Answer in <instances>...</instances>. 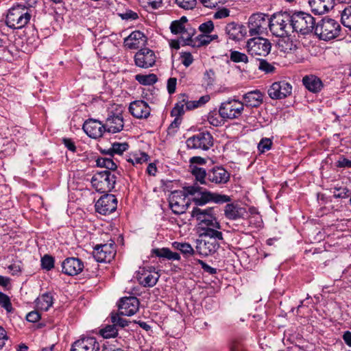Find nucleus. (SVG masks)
I'll return each instance as SVG.
<instances>
[{"mask_svg": "<svg viewBox=\"0 0 351 351\" xmlns=\"http://www.w3.org/2000/svg\"><path fill=\"white\" fill-rule=\"evenodd\" d=\"M188 195L193 196L192 201L197 206H204L208 203L223 204L232 200L230 196L219 193L211 192L197 184L184 186L182 191H175L170 197L169 206L173 213L181 215L186 212L189 203L186 202Z\"/></svg>", "mask_w": 351, "mask_h": 351, "instance_id": "1", "label": "nucleus"}, {"mask_svg": "<svg viewBox=\"0 0 351 351\" xmlns=\"http://www.w3.org/2000/svg\"><path fill=\"white\" fill-rule=\"evenodd\" d=\"M34 12L33 5L27 3L14 5L8 12L5 23L10 28L21 29L29 22Z\"/></svg>", "mask_w": 351, "mask_h": 351, "instance_id": "2", "label": "nucleus"}, {"mask_svg": "<svg viewBox=\"0 0 351 351\" xmlns=\"http://www.w3.org/2000/svg\"><path fill=\"white\" fill-rule=\"evenodd\" d=\"M291 11L274 13L269 19V29L277 37H285L293 33Z\"/></svg>", "mask_w": 351, "mask_h": 351, "instance_id": "3", "label": "nucleus"}, {"mask_svg": "<svg viewBox=\"0 0 351 351\" xmlns=\"http://www.w3.org/2000/svg\"><path fill=\"white\" fill-rule=\"evenodd\" d=\"M292 30L302 35H306L315 30V19L310 14L302 11H291Z\"/></svg>", "mask_w": 351, "mask_h": 351, "instance_id": "4", "label": "nucleus"}, {"mask_svg": "<svg viewBox=\"0 0 351 351\" xmlns=\"http://www.w3.org/2000/svg\"><path fill=\"white\" fill-rule=\"evenodd\" d=\"M341 25L335 19L325 17L315 27V34L324 40H330L339 36Z\"/></svg>", "mask_w": 351, "mask_h": 351, "instance_id": "5", "label": "nucleus"}, {"mask_svg": "<svg viewBox=\"0 0 351 351\" xmlns=\"http://www.w3.org/2000/svg\"><path fill=\"white\" fill-rule=\"evenodd\" d=\"M117 177L110 171L104 170L95 173L91 179L92 186L99 193L110 192L116 184Z\"/></svg>", "mask_w": 351, "mask_h": 351, "instance_id": "6", "label": "nucleus"}, {"mask_svg": "<svg viewBox=\"0 0 351 351\" xmlns=\"http://www.w3.org/2000/svg\"><path fill=\"white\" fill-rule=\"evenodd\" d=\"M213 137L208 132H201L189 137L186 141L189 149L208 150L213 145Z\"/></svg>", "mask_w": 351, "mask_h": 351, "instance_id": "7", "label": "nucleus"}, {"mask_svg": "<svg viewBox=\"0 0 351 351\" xmlns=\"http://www.w3.org/2000/svg\"><path fill=\"white\" fill-rule=\"evenodd\" d=\"M244 110L243 104L237 99H231L221 104L219 112L226 121L239 118Z\"/></svg>", "mask_w": 351, "mask_h": 351, "instance_id": "8", "label": "nucleus"}, {"mask_svg": "<svg viewBox=\"0 0 351 351\" xmlns=\"http://www.w3.org/2000/svg\"><path fill=\"white\" fill-rule=\"evenodd\" d=\"M271 48V44L268 39L256 37L250 39L247 43L248 53L252 56H266Z\"/></svg>", "mask_w": 351, "mask_h": 351, "instance_id": "9", "label": "nucleus"}, {"mask_svg": "<svg viewBox=\"0 0 351 351\" xmlns=\"http://www.w3.org/2000/svg\"><path fill=\"white\" fill-rule=\"evenodd\" d=\"M116 245L114 241L110 243L96 245L93 254L95 259L100 263H110L116 255Z\"/></svg>", "mask_w": 351, "mask_h": 351, "instance_id": "10", "label": "nucleus"}, {"mask_svg": "<svg viewBox=\"0 0 351 351\" xmlns=\"http://www.w3.org/2000/svg\"><path fill=\"white\" fill-rule=\"evenodd\" d=\"M248 29L250 36L263 34L269 27L268 15L263 13L254 14L248 19Z\"/></svg>", "mask_w": 351, "mask_h": 351, "instance_id": "11", "label": "nucleus"}, {"mask_svg": "<svg viewBox=\"0 0 351 351\" xmlns=\"http://www.w3.org/2000/svg\"><path fill=\"white\" fill-rule=\"evenodd\" d=\"M117 207V199L112 194H106L101 196L95 204L96 211L106 215L114 212Z\"/></svg>", "mask_w": 351, "mask_h": 351, "instance_id": "12", "label": "nucleus"}, {"mask_svg": "<svg viewBox=\"0 0 351 351\" xmlns=\"http://www.w3.org/2000/svg\"><path fill=\"white\" fill-rule=\"evenodd\" d=\"M292 86L286 81L276 82L268 89V95L272 99H285L291 94Z\"/></svg>", "mask_w": 351, "mask_h": 351, "instance_id": "13", "label": "nucleus"}, {"mask_svg": "<svg viewBox=\"0 0 351 351\" xmlns=\"http://www.w3.org/2000/svg\"><path fill=\"white\" fill-rule=\"evenodd\" d=\"M230 179V173L222 166H215L208 170L207 180L208 182L217 185L227 184Z\"/></svg>", "mask_w": 351, "mask_h": 351, "instance_id": "14", "label": "nucleus"}, {"mask_svg": "<svg viewBox=\"0 0 351 351\" xmlns=\"http://www.w3.org/2000/svg\"><path fill=\"white\" fill-rule=\"evenodd\" d=\"M149 269L145 267L140 268L137 274V280L139 283L145 287H154L159 278V275L155 271V268L149 267Z\"/></svg>", "mask_w": 351, "mask_h": 351, "instance_id": "15", "label": "nucleus"}, {"mask_svg": "<svg viewBox=\"0 0 351 351\" xmlns=\"http://www.w3.org/2000/svg\"><path fill=\"white\" fill-rule=\"evenodd\" d=\"M134 61L137 66L147 69L154 65L156 56L149 49H141L135 54Z\"/></svg>", "mask_w": 351, "mask_h": 351, "instance_id": "16", "label": "nucleus"}, {"mask_svg": "<svg viewBox=\"0 0 351 351\" xmlns=\"http://www.w3.org/2000/svg\"><path fill=\"white\" fill-rule=\"evenodd\" d=\"M139 308V300L136 297L130 296L123 298L119 303V312L121 315L132 316Z\"/></svg>", "mask_w": 351, "mask_h": 351, "instance_id": "17", "label": "nucleus"}, {"mask_svg": "<svg viewBox=\"0 0 351 351\" xmlns=\"http://www.w3.org/2000/svg\"><path fill=\"white\" fill-rule=\"evenodd\" d=\"M100 346L93 337H82L75 341L71 346V351H99Z\"/></svg>", "mask_w": 351, "mask_h": 351, "instance_id": "18", "label": "nucleus"}, {"mask_svg": "<svg viewBox=\"0 0 351 351\" xmlns=\"http://www.w3.org/2000/svg\"><path fill=\"white\" fill-rule=\"evenodd\" d=\"M84 263L78 258L69 257L62 263V271L68 276H76L83 271Z\"/></svg>", "mask_w": 351, "mask_h": 351, "instance_id": "19", "label": "nucleus"}, {"mask_svg": "<svg viewBox=\"0 0 351 351\" xmlns=\"http://www.w3.org/2000/svg\"><path fill=\"white\" fill-rule=\"evenodd\" d=\"M83 130L86 134L93 138H97L102 136L106 131L105 124H102L96 119L86 120L83 124Z\"/></svg>", "mask_w": 351, "mask_h": 351, "instance_id": "20", "label": "nucleus"}, {"mask_svg": "<svg viewBox=\"0 0 351 351\" xmlns=\"http://www.w3.org/2000/svg\"><path fill=\"white\" fill-rule=\"evenodd\" d=\"M129 112L136 119H147L150 115L151 108L145 101L136 100L130 103Z\"/></svg>", "mask_w": 351, "mask_h": 351, "instance_id": "21", "label": "nucleus"}, {"mask_svg": "<svg viewBox=\"0 0 351 351\" xmlns=\"http://www.w3.org/2000/svg\"><path fill=\"white\" fill-rule=\"evenodd\" d=\"M226 202V205L224 207V216L229 220H238L240 219H245L247 213L246 208L241 207L238 204Z\"/></svg>", "mask_w": 351, "mask_h": 351, "instance_id": "22", "label": "nucleus"}, {"mask_svg": "<svg viewBox=\"0 0 351 351\" xmlns=\"http://www.w3.org/2000/svg\"><path fill=\"white\" fill-rule=\"evenodd\" d=\"M226 33L230 39L241 40L247 36V27L242 24L235 22L228 23L226 26Z\"/></svg>", "mask_w": 351, "mask_h": 351, "instance_id": "23", "label": "nucleus"}, {"mask_svg": "<svg viewBox=\"0 0 351 351\" xmlns=\"http://www.w3.org/2000/svg\"><path fill=\"white\" fill-rule=\"evenodd\" d=\"M200 208L198 207H194L191 212V215L195 217L197 221H199L201 227H213L217 229L221 228V225L217 221V218L214 215H208V217H201L202 213H200Z\"/></svg>", "mask_w": 351, "mask_h": 351, "instance_id": "24", "label": "nucleus"}, {"mask_svg": "<svg viewBox=\"0 0 351 351\" xmlns=\"http://www.w3.org/2000/svg\"><path fill=\"white\" fill-rule=\"evenodd\" d=\"M263 93L258 90L249 91L242 97L243 106L251 108H258L263 102Z\"/></svg>", "mask_w": 351, "mask_h": 351, "instance_id": "25", "label": "nucleus"}, {"mask_svg": "<svg viewBox=\"0 0 351 351\" xmlns=\"http://www.w3.org/2000/svg\"><path fill=\"white\" fill-rule=\"evenodd\" d=\"M302 84L311 93H318L324 88L322 80L316 75H308L302 78Z\"/></svg>", "mask_w": 351, "mask_h": 351, "instance_id": "26", "label": "nucleus"}, {"mask_svg": "<svg viewBox=\"0 0 351 351\" xmlns=\"http://www.w3.org/2000/svg\"><path fill=\"white\" fill-rule=\"evenodd\" d=\"M311 10L315 14H323L332 9L335 5L334 0H309Z\"/></svg>", "mask_w": 351, "mask_h": 351, "instance_id": "27", "label": "nucleus"}, {"mask_svg": "<svg viewBox=\"0 0 351 351\" xmlns=\"http://www.w3.org/2000/svg\"><path fill=\"white\" fill-rule=\"evenodd\" d=\"M221 243L209 239H204L199 242L197 247L199 253L203 256H208L215 254L219 248Z\"/></svg>", "mask_w": 351, "mask_h": 351, "instance_id": "28", "label": "nucleus"}, {"mask_svg": "<svg viewBox=\"0 0 351 351\" xmlns=\"http://www.w3.org/2000/svg\"><path fill=\"white\" fill-rule=\"evenodd\" d=\"M106 131L112 133H117L123 128V119L121 115L112 114L106 121Z\"/></svg>", "mask_w": 351, "mask_h": 351, "instance_id": "29", "label": "nucleus"}, {"mask_svg": "<svg viewBox=\"0 0 351 351\" xmlns=\"http://www.w3.org/2000/svg\"><path fill=\"white\" fill-rule=\"evenodd\" d=\"M145 41V36L143 33L140 31H134L125 38L124 43L130 49H137Z\"/></svg>", "mask_w": 351, "mask_h": 351, "instance_id": "30", "label": "nucleus"}, {"mask_svg": "<svg viewBox=\"0 0 351 351\" xmlns=\"http://www.w3.org/2000/svg\"><path fill=\"white\" fill-rule=\"evenodd\" d=\"M152 254L159 258H164L169 261H180V256L178 253L172 252L167 247L153 249Z\"/></svg>", "mask_w": 351, "mask_h": 351, "instance_id": "31", "label": "nucleus"}, {"mask_svg": "<svg viewBox=\"0 0 351 351\" xmlns=\"http://www.w3.org/2000/svg\"><path fill=\"white\" fill-rule=\"evenodd\" d=\"M201 229L202 231L201 236L208 238L209 240L216 241L218 242L223 241L222 232L217 230L216 228L201 227Z\"/></svg>", "mask_w": 351, "mask_h": 351, "instance_id": "32", "label": "nucleus"}, {"mask_svg": "<svg viewBox=\"0 0 351 351\" xmlns=\"http://www.w3.org/2000/svg\"><path fill=\"white\" fill-rule=\"evenodd\" d=\"M191 169L192 175L197 182L202 184H207L208 183L207 180L208 171H206L205 169L197 166H191Z\"/></svg>", "mask_w": 351, "mask_h": 351, "instance_id": "33", "label": "nucleus"}, {"mask_svg": "<svg viewBox=\"0 0 351 351\" xmlns=\"http://www.w3.org/2000/svg\"><path fill=\"white\" fill-rule=\"evenodd\" d=\"M279 47L282 51L287 53H293L298 49L297 45L292 40H291L288 36L286 38H284L280 41Z\"/></svg>", "mask_w": 351, "mask_h": 351, "instance_id": "34", "label": "nucleus"}, {"mask_svg": "<svg viewBox=\"0 0 351 351\" xmlns=\"http://www.w3.org/2000/svg\"><path fill=\"white\" fill-rule=\"evenodd\" d=\"M96 163L97 167L106 168L108 171H114L117 168V165L112 157H99L96 160Z\"/></svg>", "mask_w": 351, "mask_h": 351, "instance_id": "35", "label": "nucleus"}, {"mask_svg": "<svg viewBox=\"0 0 351 351\" xmlns=\"http://www.w3.org/2000/svg\"><path fill=\"white\" fill-rule=\"evenodd\" d=\"M209 123L213 126L218 127L224 124L225 119L221 117V114L218 110H213L210 112L207 117Z\"/></svg>", "mask_w": 351, "mask_h": 351, "instance_id": "36", "label": "nucleus"}, {"mask_svg": "<svg viewBox=\"0 0 351 351\" xmlns=\"http://www.w3.org/2000/svg\"><path fill=\"white\" fill-rule=\"evenodd\" d=\"M53 303L52 295L49 293H45L38 299L37 305L42 310L47 311L52 306Z\"/></svg>", "mask_w": 351, "mask_h": 351, "instance_id": "37", "label": "nucleus"}, {"mask_svg": "<svg viewBox=\"0 0 351 351\" xmlns=\"http://www.w3.org/2000/svg\"><path fill=\"white\" fill-rule=\"evenodd\" d=\"M135 80L141 84L147 86L155 84L158 80V77L154 73L149 75L138 74L135 76Z\"/></svg>", "mask_w": 351, "mask_h": 351, "instance_id": "38", "label": "nucleus"}, {"mask_svg": "<svg viewBox=\"0 0 351 351\" xmlns=\"http://www.w3.org/2000/svg\"><path fill=\"white\" fill-rule=\"evenodd\" d=\"M342 25L351 30V5L346 7L341 13Z\"/></svg>", "mask_w": 351, "mask_h": 351, "instance_id": "39", "label": "nucleus"}, {"mask_svg": "<svg viewBox=\"0 0 351 351\" xmlns=\"http://www.w3.org/2000/svg\"><path fill=\"white\" fill-rule=\"evenodd\" d=\"M99 334L105 339L114 337L118 334V328H117L114 324L107 325L100 330Z\"/></svg>", "mask_w": 351, "mask_h": 351, "instance_id": "40", "label": "nucleus"}, {"mask_svg": "<svg viewBox=\"0 0 351 351\" xmlns=\"http://www.w3.org/2000/svg\"><path fill=\"white\" fill-rule=\"evenodd\" d=\"M172 245L175 249L180 251L184 255H191L194 253V250L191 245L187 243L174 242Z\"/></svg>", "mask_w": 351, "mask_h": 351, "instance_id": "41", "label": "nucleus"}, {"mask_svg": "<svg viewBox=\"0 0 351 351\" xmlns=\"http://www.w3.org/2000/svg\"><path fill=\"white\" fill-rule=\"evenodd\" d=\"M121 316V315L119 312V313H111V322L115 325L117 328H118V327L123 328L124 327L128 326L130 322L128 319H124Z\"/></svg>", "mask_w": 351, "mask_h": 351, "instance_id": "42", "label": "nucleus"}, {"mask_svg": "<svg viewBox=\"0 0 351 351\" xmlns=\"http://www.w3.org/2000/svg\"><path fill=\"white\" fill-rule=\"evenodd\" d=\"M129 148V144L125 143H114L112 144L110 151L109 153H113L114 154L121 155L125 151Z\"/></svg>", "mask_w": 351, "mask_h": 351, "instance_id": "43", "label": "nucleus"}, {"mask_svg": "<svg viewBox=\"0 0 351 351\" xmlns=\"http://www.w3.org/2000/svg\"><path fill=\"white\" fill-rule=\"evenodd\" d=\"M184 99H180L171 111V115L174 117H181L184 114Z\"/></svg>", "mask_w": 351, "mask_h": 351, "instance_id": "44", "label": "nucleus"}, {"mask_svg": "<svg viewBox=\"0 0 351 351\" xmlns=\"http://www.w3.org/2000/svg\"><path fill=\"white\" fill-rule=\"evenodd\" d=\"M230 60L234 62H244L247 63L248 62V58L247 56L240 51H230Z\"/></svg>", "mask_w": 351, "mask_h": 351, "instance_id": "45", "label": "nucleus"}, {"mask_svg": "<svg viewBox=\"0 0 351 351\" xmlns=\"http://www.w3.org/2000/svg\"><path fill=\"white\" fill-rule=\"evenodd\" d=\"M118 16L123 20L131 21L138 19V14L137 12L132 10H125L123 12H119Z\"/></svg>", "mask_w": 351, "mask_h": 351, "instance_id": "46", "label": "nucleus"}, {"mask_svg": "<svg viewBox=\"0 0 351 351\" xmlns=\"http://www.w3.org/2000/svg\"><path fill=\"white\" fill-rule=\"evenodd\" d=\"M41 267L47 271H50L54 267V258L50 255H44L41 258Z\"/></svg>", "mask_w": 351, "mask_h": 351, "instance_id": "47", "label": "nucleus"}, {"mask_svg": "<svg viewBox=\"0 0 351 351\" xmlns=\"http://www.w3.org/2000/svg\"><path fill=\"white\" fill-rule=\"evenodd\" d=\"M171 33L174 34H184L186 33V29L183 23L180 21H174L171 23L170 26Z\"/></svg>", "mask_w": 351, "mask_h": 351, "instance_id": "48", "label": "nucleus"}, {"mask_svg": "<svg viewBox=\"0 0 351 351\" xmlns=\"http://www.w3.org/2000/svg\"><path fill=\"white\" fill-rule=\"evenodd\" d=\"M176 3L184 10H193L196 4L197 0H175Z\"/></svg>", "mask_w": 351, "mask_h": 351, "instance_id": "49", "label": "nucleus"}, {"mask_svg": "<svg viewBox=\"0 0 351 351\" xmlns=\"http://www.w3.org/2000/svg\"><path fill=\"white\" fill-rule=\"evenodd\" d=\"M0 305L8 312H11L13 309L9 296L2 292H0Z\"/></svg>", "mask_w": 351, "mask_h": 351, "instance_id": "50", "label": "nucleus"}, {"mask_svg": "<svg viewBox=\"0 0 351 351\" xmlns=\"http://www.w3.org/2000/svg\"><path fill=\"white\" fill-rule=\"evenodd\" d=\"M257 59L259 60L258 69L261 71H263L266 73H272L274 71L275 67L269 64L267 60L260 59L258 58H257Z\"/></svg>", "mask_w": 351, "mask_h": 351, "instance_id": "51", "label": "nucleus"}, {"mask_svg": "<svg viewBox=\"0 0 351 351\" xmlns=\"http://www.w3.org/2000/svg\"><path fill=\"white\" fill-rule=\"evenodd\" d=\"M272 141L270 138H263L258 145V149L261 153L269 150L271 147Z\"/></svg>", "mask_w": 351, "mask_h": 351, "instance_id": "52", "label": "nucleus"}, {"mask_svg": "<svg viewBox=\"0 0 351 351\" xmlns=\"http://www.w3.org/2000/svg\"><path fill=\"white\" fill-rule=\"evenodd\" d=\"M179 99L180 100H181V99H184V101L183 103H185L184 104V106H186V110H193V109H195V108L199 107L197 104V100L196 101H189L188 100V97L185 94L180 95Z\"/></svg>", "mask_w": 351, "mask_h": 351, "instance_id": "53", "label": "nucleus"}, {"mask_svg": "<svg viewBox=\"0 0 351 351\" xmlns=\"http://www.w3.org/2000/svg\"><path fill=\"white\" fill-rule=\"evenodd\" d=\"M199 2L206 8H213L219 4H223L226 0H199Z\"/></svg>", "mask_w": 351, "mask_h": 351, "instance_id": "54", "label": "nucleus"}, {"mask_svg": "<svg viewBox=\"0 0 351 351\" xmlns=\"http://www.w3.org/2000/svg\"><path fill=\"white\" fill-rule=\"evenodd\" d=\"M214 29V23L212 21H208L199 26V30L204 34H209Z\"/></svg>", "mask_w": 351, "mask_h": 351, "instance_id": "55", "label": "nucleus"}, {"mask_svg": "<svg viewBox=\"0 0 351 351\" xmlns=\"http://www.w3.org/2000/svg\"><path fill=\"white\" fill-rule=\"evenodd\" d=\"M180 58L182 64L186 67H189L193 62V56L190 52H182Z\"/></svg>", "mask_w": 351, "mask_h": 351, "instance_id": "56", "label": "nucleus"}, {"mask_svg": "<svg viewBox=\"0 0 351 351\" xmlns=\"http://www.w3.org/2000/svg\"><path fill=\"white\" fill-rule=\"evenodd\" d=\"M335 190L339 191L338 193H334V197L336 198H346L350 195V190L346 187H335Z\"/></svg>", "mask_w": 351, "mask_h": 351, "instance_id": "57", "label": "nucleus"}, {"mask_svg": "<svg viewBox=\"0 0 351 351\" xmlns=\"http://www.w3.org/2000/svg\"><path fill=\"white\" fill-rule=\"evenodd\" d=\"M21 261H16L8 267V269L12 272V275H17L21 271Z\"/></svg>", "mask_w": 351, "mask_h": 351, "instance_id": "58", "label": "nucleus"}, {"mask_svg": "<svg viewBox=\"0 0 351 351\" xmlns=\"http://www.w3.org/2000/svg\"><path fill=\"white\" fill-rule=\"evenodd\" d=\"M40 314L37 311H33L27 313L26 315L27 321L35 323L40 319Z\"/></svg>", "mask_w": 351, "mask_h": 351, "instance_id": "59", "label": "nucleus"}, {"mask_svg": "<svg viewBox=\"0 0 351 351\" xmlns=\"http://www.w3.org/2000/svg\"><path fill=\"white\" fill-rule=\"evenodd\" d=\"M149 159V156L145 153H141V157H135L134 159L130 158L128 160V162L134 164H141L144 162H147Z\"/></svg>", "mask_w": 351, "mask_h": 351, "instance_id": "60", "label": "nucleus"}, {"mask_svg": "<svg viewBox=\"0 0 351 351\" xmlns=\"http://www.w3.org/2000/svg\"><path fill=\"white\" fill-rule=\"evenodd\" d=\"M215 72L213 69L206 71L204 73V79L207 85H212L215 82Z\"/></svg>", "mask_w": 351, "mask_h": 351, "instance_id": "61", "label": "nucleus"}, {"mask_svg": "<svg viewBox=\"0 0 351 351\" xmlns=\"http://www.w3.org/2000/svg\"><path fill=\"white\" fill-rule=\"evenodd\" d=\"M177 79L176 77H170L167 80V90L171 95L175 93L176 89Z\"/></svg>", "mask_w": 351, "mask_h": 351, "instance_id": "62", "label": "nucleus"}, {"mask_svg": "<svg viewBox=\"0 0 351 351\" xmlns=\"http://www.w3.org/2000/svg\"><path fill=\"white\" fill-rule=\"evenodd\" d=\"M230 15V10L227 8H222L217 10L213 16L215 19H223Z\"/></svg>", "mask_w": 351, "mask_h": 351, "instance_id": "63", "label": "nucleus"}, {"mask_svg": "<svg viewBox=\"0 0 351 351\" xmlns=\"http://www.w3.org/2000/svg\"><path fill=\"white\" fill-rule=\"evenodd\" d=\"M230 351H247L244 344L239 341H235L230 346Z\"/></svg>", "mask_w": 351, "mask_h": 351, "instance_id": "64", "label": "nucleus"}]
</instances>
